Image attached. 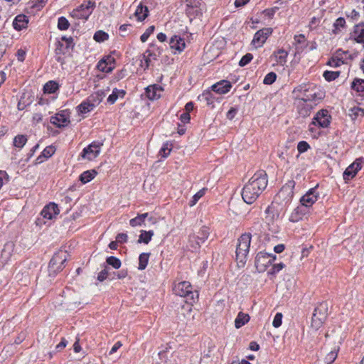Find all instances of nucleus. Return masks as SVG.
Masks as SVG:
<instances>
[{
	"label": "nucleus",
	"instance_id": "obj_1",
	"mask_svg": "<svg viewBox=\"0 0 364 364\" xmlns=\"http://www.w3.org/2000/svg\"><path fill=\"white\" fill-rule=\"evenodd\" d=\"M296 101H306L316 102L322 98L320 93H318L316 88L309 84H301L296 87L293 90Z\"/></svg>",
	"mask_w": 364,
	"mask_h": 364
},
{
	"label": "nucleus",
	"instance_id": "obj_2",
	"mask_svg": "<svg viewBox=\"0 0 364 364\" xmlns=\"http://www.w3.org/2000/svg\"><path fill=\"white\" fill-rule=\"evenodd\" d=\"M251 243V235L250 233L242 234L238 239V244L236 248V260L238 264L244 265L247 261V255Z\"/></svg>",
	"mask_w": 364,
	"mask_h": 364
},
{
	"label": "nucleus",
	"instance_id": "obj_3",
	"mask_svg": "<svg viewBox=\"0 0 364 364\" xmlns=\"http://www.w3.org/2000/svg\"><path fill=\"white\" fill-rule=\"evenodd\" d=\"M267 183H245L242 188V197L247 204H252L257 198L261 192L267 187Z\"/></svg>",
	"mask_w": 364,
	"mask_h": 364
},
{
	"label": "nucleus",
	"instance_id": "obj_4",
	"mask_svg": "<svg viewBox=\"0 0 364 364\" xmlns=\"http://www.w3.org/2000/svg\"><path fill=\"white\" fill-rule=\"evenodd\" d=\"M328 306L326 302L319 304L314 309L311 327L315 330L320 328L328 316Z\"/></svg>",
	"mask_w": 364,
	"mask_h": 364
},
{
	"label": "nucleus",
	"instance_id": "obj_5",
	"mask_svg": "<svg viewBox=\"0 0 364 364\" xmlns=\"http://www.w3.org/2000/svg\"><path fill=\"white\" fill-rule=\"evenodd\" d=\"M193 287L189 282H181L174 285L173 292L181 297H187L188 299L194 302V292Z\"/></svg>",
	"mask_w": 364,
	"mask_h": 364
},
{
	"label": "nucleus",
	"instance_id": "obj_6",
	"mask_svg": "<svg viewBox=\"0 0 364 364\" xmlns=\"http://www.w3.org/2000/svg\"><path fill=\"white\" fill-rule=\"evenodd\" d=\"M276 259V256L264 252H259L255 258V267L258 272H264Z\"/></svg>",
	"mask_w": 364,
	"mask_h": 364
},
{
	"label": "nucleus",
	"instance_id": "obj_7",
	"mask_svg": "<svg viewBox=\"0 0 364 364\" xmlns=\"http://www.w3.org/2000/svg\"><path fill=\"white\" fill-rule=\"evenodd\" d=\"M331 115L326 109H321L314 117L311 125L318 126L321 128L328 127L331 122Z\"/></svg>",
	"mask_w": 364,
	"mask_h": 364
},
{
	"label": "nucleus",
	"instance_id": "obj_8",
	"mask_svg": "<svg viewBox=\"0 0 364 364\" xmlns=\"http://www.w3.org/2000/svg\"><path fill=\"white\" fill-rule=\"evenodd\" d=\"M272 28H264L259 30L254 36L252 44L256 48H260L267 41V38L272 34Z\"/></svg>",
	"mask_w": 364,
	"mask_h": 364
},
{
	"label": "nucleus",
	"instance_id": "obj_9",
	"mask_svg": "<svg viewBox=\"0 0 364 364\" xmlns=\"http://www.w3.org/2000/svg\"><path fill=\"white\" fill-rule=\"evenodd\" d=\"M363 159L362 158H359L355 159V161L348 166L343 173V179L345 181H349L353 178V177L357 174L358 171H360L363 167Z\"/></svg>",
	"mask_w": 364,
	"mask_h": 364
},
{
	"label": "nucleus",
	"instance_id": "obj_10",
	"mask_svg": "<svg viewBox=\"0 0 364 364\" xmlns=\"http://www.w3.org/2000/svg\"><path fill=\"white\" fill-rule=\"evenodd\" d=\"M326 338L328 345L333 344V347H338L340 348V345L343 341L342 330L340 328L333 329L331 332L326 333Z\"/></svg>",
	"mask_w": 364,
	"mask_h": 364
},
{
	"label": "nucleus",
	"instance_id": "obj_11",
	"mask_svg": "<svg viewBox=\"0 0 364 364\" xmlns=\"http://www.w3.org/2000/svg\"><path fill=\"white\" fill-rule=\"evenodd\" d=\"M101 150V144L100 143H92L88 146L85 147L82 153V157L83 159H87L88 160H92L96 158Z\"/></svg>",
	"mask_w": 364,
	"mask_h": 364
},
{
	"label": "nucleus",
	"instance_id": "obj_12",
	"mask_svg": "<svg viewBox=\"0 0 364 364\" xmlns=\"http://www.w3.org/2000/svg\"><path fill=\"white\" fill-rule=\"evenodd\" d=\"M317 186L315 188L309 189V191L300 199V205L305 207L306 210L307 211L308 208L317 200L318 194L315 191Z\"/></svg>",
	"mask_w": 364,
	"mask_h": 364
},
{
	"label": "nucleus",
	"instance_id": "obj_13",
	"mask_svg": "<svg viewBox=\"0 0 364 364\" xmlns=\"http://www.w3.org/2000/svg\"><path fill=\"white\" fill-rule=\"evenodd\" d=\"M296 108L299 114L303 117L309 115L311 109L316 105L317 102H309L306 101H296Z\"/></svg>",
	"mask_w": 364,
	"mask_h": 364
},
{
	"label": "nucleus",
	"instance_id": "obj_14",
	"mask_svg": "<svg viewBox=\"0 0 364 364\" xmlns=\"http://www.w3.org/2000/svg\"><path fill=\"white\" fill-rule=\"evenodd\" d=\"M50 123L58 127H65L70 123L68 114L63 111L50 117Z\"/></svg>",
	"mask_w": 364,
	"mask_h": 364
},
{
	"label": "nucleus",
	"instance_id": "obj_15",
	"mask_svg": "<svg viewBox=\"0 0 364 364\" xmlns=\"http://www.w3.org/2000/svg\"><path fill=\"white\" fill-rule=\"evenodd\" d=\"M201 0H186V6L188 7L186 11L189 16H200L202 15L200 9Z\"/></svg>",
	"mask_w": 364,
	"mask_h": 364
},
{
	"label": "nucleus",
	"instance_id": "obj_16",
	"mask_svg": "<svg viewBox=\"0 0 364 364\" xmlns=\"http://www.w3.org/2000/svg\"><path fill=\"white\" fill-rule=\"evenodd\" d=\"M59 213L58 205L53 203H50L45 206L41 211V215L46 219L51 220Z\"/></svg>",
	"mask_w": 364,
	"mask_h": 364
},
{
	"label": "nucleus",
	"instance_id": "obj_17",
	"mask_svg": "<svg viewBox=\"0 0 364 364\" xmlns=\"http://www.w3.org/2000/svg\"><path fill=\"white\" fill-rule=\"evenodd\" d=\"M279 213L277 209V206L274 203H272L269 205L265 210V220L267 223H273L277 220Z\"/></svg>",
	"mask_w": 364,
	"mask_h": 364
},
{
	"label": "nucleus",
	"instance_id": "obj_18",
	"mask_svg": "<svg viewBox=\"0 0 364 364\" xmlns=\"http://www.w3.org/2000/svg\"><path fill=\"white\" fill-rule=\"evenodd\" d=\"M306 213V208L303 205H299L291 213L289 220L291 223H297L301 220Z\"/></svg>",
	"mask_w": 364,
	"mask_h": 364
},
{
	"label": "nucleus",
	"instance_id": "obj_19",
	"mask_svg": "<svg viewBox=\"0 0 364 364\" xmlns=\"http://www.w3.org/2000/svg\"><path fill=\"white\" fill-rule=\"evenodd\" d=\"M162 92V87L158 85H150L146 88V95L151 100L159 99L161 97Z\"/></svg>",
	"mask_w": 364,
	"mask_h": 364
},
{
	"label": "nucleus",
	"instance_id": "obj_20",
	"mask_svg": "<svg viewBox=\"0 0 364 364\" xmlns=\"http://www.w3.org/2000/svg\"><path fill=\"white\" fill-rule=\"evenodd\" d=\"M169 44L171 49H173L178 53L182 52L186 47L184 39L176 35L173 36L171 38Z\"/></svg>",
	"mask_w": 364,
	"mask_h": 364
},
{
	"label": "nucleus",
	"instance_id": "obj_21",
	"mask_svg": "<svg viewBox=\"0 0 364 364\" xmlns=\"http://www.w3.org/2000/svg\"><path fill=\"white\" fill-rule=\"evenodd\" d=\"M348 51L338 50L334 56L328 61V64L331 67L337 68L345 63L343 55H347Z\"/></svg>",
	"mask_w": 364,
	"mask_h": 364
},
{
	"label": "nucleus",
	"instance_id": "obj_22",
	"mask_svg": "<svg viewBox=\"0 0 364 364\" xmlns=\"http://www.w3.org/2000/svg\"><path fill=\"white\" fill-rule=\"evenodd\" d=\"M231 87L232 85L230 82L221 80L212 85L211 89L218 94H225L230 91Z\"/></svg>",
	"mask_w": 364,
	"mask_h": 364
},
{
	"label": "nucleus",
	"instance_id": "obj_23",
	"mask_svg": "<svg viewBox=\"0 0 364 364\" xmlns=\"http://www.w3.org/2000/svg\"><path fill=\"white\" fill-rule=\"evenodd\" d=\"M28 18L26 15H18L14 20L13 26L17 31H21L27 27Z\"/></svg>",
	"mask_w": 364,
	"mask_h": 364
},
{
	"label": "nucleus",
	"instance_id": "obj_24",
	"mask_svg": "<svg viewBox=\"0 0 364 364\" xmlns=\"http://www.w3.org/2000/svg\"><path fill=\"white\" fill-rule=\"evenodd\" d=\"M352 38L358 43L364 44V25H356L352 33Z\"/></svg>",
	"mask_w": 364,
	"mask_h": 364
},
{
	"label": "nucleus",
	"instance_id": "obj_25",
	"mask_svg": "<svg viewBox=\"0 0 364 364\" xmlns=\"http://www.w3.org/2000/svg\"><path fill=\"white\" fill-rule=\"evenodd\" d=\"M65 261V252L57 253L50 259L48 267L50 269H54L58 263L63 264Z\"/></svg>",
	"mask_w": 364,
	"mask_h": 364
},
{
	"label": "nucleus",
	"instance_id": "obj_26",
	"mask_svg": "<svg viewBox=\"0 0 364 364\" xmlns=\"http://www.w3.org/2000/svg\"><path fill=\"white\" fill-rule=\"evenodd\" d=\"M148 13L149 10L147 6H143L141 4H139L134 12V15L138 21H141L148 16Z\"/></svg>",
	"mask_w": 364,
	"mask_h": 364
},
{
	"label": "nucleus",
	"instance_id": "obj_27",
	"mask_svg": "<svg viewBox=\"0 0 364 364\" xmlns=\"http://www.w3.org/2000/svg\"><path fill=\"white\" fill-rule=\"evenodd\" d=\"M105 97V92L103 91L99 90L92 94L87 99L92 104H93L95 107L102 101Z\"/></svg>",
	"mask_w": 364,
	"mask_h": 364
},
{
	"label": "nucleus",
	"instance_id": "obj_28",
	"mask_svg": "<svg viewBox=\"0 0 364 364\" xmlns=\"http://www.w3.org/2000/svg\"><path fill=\"white\" fill-rule=\"evenodd\" d=\"M250 320V316L247 314H245L243 312H240L235 320V326L236 328H240L245 323H247Z\"/></svg>",
	"mask_w": 364,
	"mask_h": 364
},
{
	"label": "nucleus",
	"instance_id": "obj_29",
	"mask_svg": "<svg viewBox=\"0 0 364 364\" xmlns=\"http://www.w3.org/2000/svg\"><path fill=\"white\" fill-rule=\"evenodd\" d=\"M274 56L277 64L284 65L287 62V58L288 53L284 49H279L277 51L274 53Z\"/></svg>",
	"mask_w": 364,
	"mask_h": 364
},
{
	"label": "nucleus",
	"instance_id": "obj_30",
	"mask_svg": "<svg viewBox=\"0 0 364 364\" xmlns=\"http://www.w3.org/2000/svg\"><path fill=\"white\" fill-rule=\"evenodd\" d=\"M125 95V91L123 90H118L114 88L112 93L108 97L107 102L112 105L114 104L119 97H123Z\"/></svg>",
	"mask_w": 364,
	"mask_h": 364
},
{
	"label": "nucleus",
	"instance_id": "obj_31",
	"mask_svg": "<svg viewBox=\"0 0 364 364\" xmlns=\"http://www.w3.org/2000/svg\"><path fill=\"white\" fill-rule=\"evenodd\" d=\"M249 182H267V176L264 171L259 170L250 179Z\"/></svg>",
	"mask_w": 364,
	"mask_h": 364
},
{
	"label": "nucleus",
	"instance_id": "obj_32",
	"mask_svg": "<svg viewBox=\"0 0 364 364\" xmlns=\"http://www.w3.org/2000/svg\"><path fill=\"white\" fill-rule=\"evenodd\" d=\"M97 172L95 170H88L86 171H84L82 174H80L79 179L80 182H90L92 179L95 178V177L97 175Z\"/></svg>",
	"mask_w": 364,
	"mask_h": 364
},
{
	"label": "nucleus",
	"instance_id": "obj_33",
	"mask_svg": "<svg viewBox=\"0 0 364 364\" xmlns=\"http://www.w3.org/2000/svg\"><path fill=\"white\" fill-rule=\"evenodd\" d=\"M154 235V232L151 230L146 231V230H141L140 235L139 237L138 242L139 243H144L148 244L151 240L152 236Z\"/></svg>",
	"mask_w": 364,
	"mask_h": 364
},
{
	"label": "nucleus",
	"instance_id": "obj_34",
	"mask_svg": "<svg viewBox=\"0 0 364 364\" xmlns=\"http://www.w3.org/2000/svg\"><path fill=\"white\" fill-rule=\"evenodd\" d=\"M293 188L294 186H284L278 193V197L282 198L284 197L285 194H287V197L285 198L290 200L293 196Z\"/></svg>",
	"mask_w": 364,
	"mask_h": 364
},
{
	"label": "nucleus",
	"instance_id": "obj_35",
	"mask_svg": "<svg viewBox=\"0 0 364 364\" xmlns=\"http://www.w3.org/2000/svg\"><path fill=\"white\" fill-rule=\"evenodd\" d=\"M339 350L338 347H333V349L326 354L324 361L326 364L333 363L338 356V352Z\"/></svg>",
	"mask_w": 364,
	"mask_h": 364
},
{
	"label": "nucleus",
	"instance_id": "obj_36",
	"mask_svg": "<svg viewBox=\"0 0 364 364\" xmlns=\"http://www.w3.org/2000/svg\"><path fill=\"white\" fill-rule=\"evenodd\" d=\"M78 111L82 114L87 113L90 111H92L95 106L93 104H92L88 99H87L85 101L82 102L78 107Z\"/></svg>",
	"mask_w": 364,
	"mask_h": 364
},
{
	"label": "nucleus",
	"instance_id": "obj_37",
	"mask_svg": "<svg viewBox=\"0 0 364 364\" xmlns=\"http://www.w3.org/2000/svg\"><path fill=\"white\" fill-rule=\"evenodd\" d=\"M58 87L59 85L56 82L50 80L46 83L43 87V90L45 93L51 94L55 92Z\"/></svg>",
	"mask_w": 364,
	"mask_h": 364
},
{
	"label": "nucleus",
	"instance_id": "obj_38",
	"mask_svg": "<svg viewBox=\"0 0 364 364\" xmlns=\"http://www.w3.org/2000/svg\"><path fill=\"white\" fill-rule=\"evenodd\" d=\"M149 253H141L139 255L138 267V269L139 270H144L146 267L149 262Z\"/></svg>",
	"mask_w": 364,
	"mask_h": 364
},
{
	"label": "nucleus",
	"instance_id": "obj_39",
	"mask_svg": "<svg viewBox=\"0 0 364 364\" xmlns=\"http://www.w3.org/2000/svg\"><path fill=\"white\" fill-rule=\"evenodd\" d=\"M351 88L358 92H364V80L354 79L351 83Z\"/></svg>",
	"mask_w": 364,
	"mask_h": 364
},
{
	"label": "nucleus",
	"instance_id": "obj_40",
	"mask_svg": "<svg viewBox=\"0 0 364 364\" xmlns=\"http://www.w3.org/2000/svg\"><path fill=\"white\" fill-rule=\"evenodd\" d=\"M206 191H207V188H203L202 189L198 191L192 197V199H191V200L189 203V205L191 206V207L195 205L197 203V202L205 194Z\"/></svg>",
	"mask_w": 364,
	"mask_h": 364
},
{
	"label": "nucleus",
	"instance_id": "obj_41",
	"mask_svg": "<svg viewBox=\"0 0 364 364\" xmlns=\"http://www.w3.org/2000/svg\"><path fill=\"white\" fill-rule=\"evenodd\" d=\"M27 141V137L25 135L19 134L15 136L14 139V145L17 148H22Z\"/></svg>",
	"mask_w": 364,
	"mask_h": 364
},
{
	"label": "nucleus",
	"instance_id": "obj_42",
	"mask_svg": "<svg viewBox=\"0 0 364 364\" xmlns=\"http://www.w3.org/2000/svg\"><path fill=\"white\" fill-rule=\"evenodd\" d=\"M55 153V149L53 146H47L42 152V154L39 156L37 159V160L39 162H42V158L48 159L53 154Z\"/></svg>",
	"mask_w": 364,
	"mask_h": 364
},
{
	"label": "nucleus",
	"instance_id": "obj_43",
	"mask_svg": "<svg viewBox=\"0 0 364 364\" xmlns=\"http://www.w3.org/2000/svg\"><path fill=\"white\" fill-rule=\"evenodd\" d=\"M188 242L193 250H196L200 246V243H203L198 240V237L196 235H190Z\"/></svg>",
	"mask_w": 364,
	"mask_h": 364
},
{
	"label": "nucleus",
	"instance_id": "obj_44",
	"mask_svg": "<svg viewBox=\"0 0 364 364\" xmlns=\"http://www.w3.org/2000/svg\"><path fill=\"white\" fill-rule=\"evenodd\" d=\"M108 38L109 35L103 31H97L93 37L94 40L99 43L104 42L105 41L107 40Z\"/></svg>",
	"mask_w": 364,
	"mask_h": 364
},
{
	"label": "nucleus",
	"instance_id": "obj_45",
	"mask_svg": "<svg viewBox=\"0 0 364 364\" xmlns=\"http://www.w3.org/2000/svg\"><path fill=\"white\" fill-rule=\"evenodd\" d=\"M106 262L116 269H119L122 264L121 261L114 256L108 257L106 259Z\"/></svg>",
	"mask_w": 364,
	"mask_h": 364
},
{
	"label": "nucleus",
	"instance_id": "obj_46",
	"mask_svg": "<svg viewBox=\"0 0 364 364\" xmlns=\"http://www.w3.org/2000/svg\"><path fill=\"white\" fill-rule=\"evenodd\" d=\"M105 62V60H100L97 65V69L107 73L112 72L114 69V66H108Z\"/></svg>",
	"mask_w": 364,
	"mask_h": 364
},
{
	"label": "nucleus",
	"instance_id": "obj_47",
	"mask_svg": "<svg viewBox=\"0 0 364 364\" xmlns=\"http://www.w3.org/2000/svg\"><path fill=\"white\" fill-rule=\"evenodd\" d=\"M151 55L152 53L149 50H146L143 55L144 61H141V66L144 67V69H147L149 67Z\"/></svg>",
	"mask_w": 364,
	"mask_h": 364
},
{
	"label": "nucleus",
	"instance_id": "obj_48",
	"mask_svg": "<svg viewBox=\"0 0 364 364\" xmlns=\"http://www.w3.org/2000/svg\"><path fill=\"white\" fill-rule=\"evenodd\" d=\"M339 75H340L339 71L326 70L323 73V76L327 81H332V80H336L339 76Z\"/></svg>",
	"mask_w": 364,
	"mask_h": 364
},
{
	"label": "nucleus",
	"instance_id": "obj_49",
	"mask_svg": "<svg viewBox=\"0 0 364 364\" xmlns=\"http://www.w3.org/2000/svg\"><path fill=\"white\" fill-rule=\"evenodd\" d=\"M70 23L65 17L61 16L58 21V28L60 30L65 31L68 29Z\"/></svg>",
	"mask_w": 364,
	"mask_h": 364
},
{
	"label": "nucleus",
	"instance_id": "obj_50",
	"mask_svg": "<svg viewBox=\"0 0 364 364\" xmlns=\"http://www.w3.org/2000/svg\"><path fill=\"white\" fill-rule=\"evenodd\" d=\"M208 235H209L208 228L206 227H203L199 231L197 237H198V240L200 242H204L205 240L208 237Z\"/></svg>",
	"mask_w": 364,
	"mask_h": 364
},
{
	"label": "nucleus",
	"instance_id": "obj_51",
	"mask_svg": "<svg viewBox=\"0 0 364 364\" xmlns=\"http://www.w3.org/2000/svg\"><path fill=\"white\" fill-rule=\"evenodd\" d=\"M276 73L270 72L264 77L263 82L265 85H272L276 80Z\"/></svg>",
	"mask_w": 364,
	"mask_h": 364
},
{
	"label": "nucleus",
	"instance_id": "obj_52",
	"mask_svg": "<svg viewBox=\"0 0 364 364\" xmlns=\"http://www.w3.org/2000/svg\"><path fill=\"white\" fill-rule=\"evenodd\" d=\"M253 58V55L251 53L245 54L240 60L239 65L241 67L247 65Z\"/></svg>",
	"mask_w": 364,
	"mask_h": 364
},
{
	"label": "nucleus",
	"instance_id": "obj_53",
	"mask_svg": "<svg viewBox=\"0 0 364 364\" xmlns=\"http://www.w3.org/2000/svg\"><path fill=\"white\" fill-rule=\"evenodd\" d=\"M154 31V26H149L146 30V31L141 36L140 39H141V42H143V43L146 42L147 41V39L149 38V36L151 35V33H152Z\"/></svg>",
	"mask_w": 364,
	"mask_h": 364
},
{
	"label": "nucleus",
	"instance_id": "obj_54",
	"mask_svg": "<svg viewBox=\"0 0 364 364\" xmlns=\"http://www.w3.org/2000/svg\"><path fill=\"white\" fill-rule=\"evenodd\" d=\"M309 148V144L305 141H301L298 143L297 150L299 153H304Z\"/></svg>",
	"mask_w": 364,
	"mask_h": 364
},
{
	"label": "nucleus",
	"instance_id": "obj_55",
	"mask_svg": "<svg viewBox=\"0 0 364 364\" xmlns=\"http://www.w3.org/2000/svg\"><path fill=\"white\" fill-rule=\"evenodd\" d=\"M277 9V7L267 9L264 10L262 13L265 17H267L269 19H272L274 17Z\"/></svg>",
	"mask_w": 364,
	"mask_h": 364
},
{
	"label": "nucleus",
	"instance_id": "obj_56",
	"mask_svg": "<svg viewBox=\"0 0 364 364\" xmlns=\"http://www.w3.org/2000/svg\"><path fill=\"white\" fill-rule=\"evenodd\" d=\"M282 314L277 313L273 320L272 325L275 328H279L282 325Z\"/></svg>",
	"mask_w": 364,
	"mask_h": 364
},
{
	"label": "nucleus",
	"instance_id": "obj_57",
	"mask_svg": "<svg viewBox=\"0 0 364 364\" xmlns=\"http://www.w3.org/2000/svg\"><path fill=\"white\" fill-rule=\"evenodd\" d=\"M346 24V21L343 18L340 17L337 18L333 23V26L336 30H340V28H343Z\"/></svg>",
	"mask_w": 364,
	"mask_h": 364
},
{
	"label": "nucleus",
	"instance_id": "obj_58",
	"mask_svg": "<svg viewBox=\"0 0 364 364\" xmlns=\"http://www.w3.org/2000/svg\"><path fill=\"white\" fill-rule=\"evenodd\" d=\"M144 223V220L138 215L136 217H135L134 218L131 219L129 221V224L132 227L141 225Z\"/></svg>",
	"mask_w": 364,
	"mask_h": 364
},
{
	"label": "nucleus",
	"instance_id": "obj_59",
	"mask_svg": "<svg viewBox=\"0 0 364 364\" xmlns=\"http://www.w3.org/2000/svg\"><path fill=\"white\" fill-rule=\"evenodd\" d=\"M109 269L106 267L103 270H102L97 276V279L100 282H103L105 280L108 276L109 274Z\"/></svg>",
	"mask_w": 364,
	"mask_h": 364
},
{
	"label": "nucleus",
	"instance_id": "obj_60",
	"mask_svg": "<svg viewBox=\"0 0 364 364\" xmlns=\"http://www.w3.org/2000/svg\"><path fill=\"white\" fill-rule=\"evenodd\" d=\"M294 39L296 44H298V45L304 44L306 41L305 36L303 34L296 35L294 36Z\"/></svg>",
	"mask_w": 364,
	"mask_h": 364
},
{
	"label": "nucleus",
	"instance_id": "obj_61",
	"mask_svg": "<svg viewBox=\"0 0 364 364\" xmlns=\"http://www.w3.org/2000/svg\"><path fill=\"white\" fill-rule=\"evenodd\" d=\"M346 16L348 18H350L352 20H357L359 17V13L353 9L348 13H346Z\"/></svg>",
	"mask_w": 364,
	"mask_h": 364
},
{
	"label": "nucleus",
	"instance_id": "obj_62",
	"mask_svg": "<svg viewBox=\"0 0 364 364\" xmlns=\"http://www.w3.org/2000/svg\"><path fill=\"white\" fill-rule=\"evenodd\" d=\"M284 267V264L283 263H279V264H274L272 266V272L270 273L274 274L276 272H279L281 269H282Z\"/></svg>",
	"mask_w": 364,
	"mask_h": 364
},
{
	"label": "nucleus",
	"instance_id": "obj_63",
	"mask_svg": "<svg viewBox=\"0 0 364 364\" xmlns=\"http://www.w3.org/2000/svg\"><path fill=\"white\" fill-rule=\"evenodd\" d=\"M127 235L125 233H119L117 235L116 239L118 242H126L127 241Z\"/></svg>",
	"mask_w": 364,
	"mask_h": 364
},
{
	"label": "nucleus",
	"instance_id": "obj_64",
	"mask_svg": "<svg viewBox=\"0 0 364 364\" xmlns=\"http://www.w3.org/2000/svg\"><path fill=\"white\" fill-rule=\"evenodd\" d=\"M101 60H105V63L108 66H114L113 65L114 64V62H115L114 58L113 57H112L111 55H108L106 58L102 59Z\"/></svg>",
	"mask_w": 364,
	"mask_h": 364
}]
</instances>
